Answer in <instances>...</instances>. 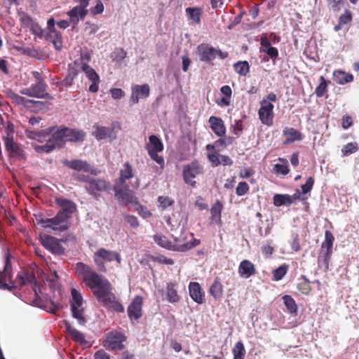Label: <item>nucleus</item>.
I'll list each match as a JSON object with an SVG mask.
<instances>
[{
    "label": "nucleus",
    "mask_w": 359,
    "mask_h": 359,
    "mask_svg": "<svg viewBox=\"0 0 359 359\" xmlns=\"http://www.w3.org/2000/svg\"><path fill=\"white\" fill-rule=\"evenodd\" d=\"M145 149L150 158L158 163L161 168L164 166V158L158 153L163 151L164 149L162 141L155 135L149 137V142L145 145Z\"/></svg>",
    "instance_id": "obj_9"
},
{
    "label": "nucleus",
    "mask_w": 359,
    "mask_h": 359,
    "mask_svg": "<svg viewBox=\"0 0 359 359\" xmlns=\"http://www.w3.org/2000/svg\"><path fill=\"white\" fill-rule=\"evenodd\" d=\"M273 204L276 207L282 205H290L293 203L292 197L288 194H275L273 196Z\"/></svg>",
    "instance_id": "obj_39"
},
{
    "label": "nucleus",
    "mask_w": 359,
    "mask_h": 359,
    "mask_svg": "<svg viewBox=\"0 0 359 359\" xmlns=\"http://www.w3.org/2000/svg\"><path fill=\"white\" fill-rule=\"evenodd\" d=\"M210 295L217 301L221 300L224 295L223 285L219 277H216L209 289Z\"/></svg>",
    "instance_id": "obj_28"
},
{
    "label": "nucleus",
    "mask_w": 359,
    "mask_h": 359,
    "mask_svg": "<svg viewBox=\"0 0 359 359\" xmlns=\"http://www.w3.org/2000/svg\"><path fill=\"white\" fill-rule=\"evenodd\" d=\"M30 30L33 34L39 38H42L43 36V30L37 22L34 24V25L30 28Z\"/></svg>",
    "instance_id": "obj_61"
},
{
    "label": "nucleus",
    "mask_w": 359,
    "mask_h": 359,
    "mask_svg": "<svg viewBox=\"0 0 359 359\" xmlns=\"http://www.w3.org/2000/svg\"><path fill=\"white\" fill-rule=\"evenodd\" d=\"M208 123L212 132L218 137H223L226 133V126L221 118L212 116L209 118Z\"/></svg>",
    "instance_id": "obj_23"
},
{
    "label": "nucleus",
    "mask_w": 359,
    "mask_h": 359,
    "mask_svg": "<svg viewBox=\"0 0 359 359\" xmlns=\"http://www.w3.org/2000/svg\"><path fill=\"white\" fill-rule=\"evenodd\" d=\"M314 184V179L312 177H309L306 183L303 185H302L301 188L302 190V193L306 194L311 191V190L313 188V186Z\"/></svg>",
    "instance_id": "obj_59"
},
{
    "label": "nucleus",
    "mask_w": 359,
    "mask_h": 359,
    "mask_svg": "<svg viewBox=\"0 0 359 359\" xmlns=\"http://www.w3.org/2000/svg\"><path fill=\"white\" fill-rule=\"evenodd\" d=\"M78 74L77 69L74 67H69L68 69V73L66 76L65 79H64L63 82L65 86H72L74 79Z\"/></svg>",
    "instance_id": "obj_50"
},
{
    "label": "nucleus",
    "mask_w": 359,
    "mask_h": 359,
    "mask_svg": "<svg viewBox=\"0 0 359 359\" xmlns=\"http://www.w3.org/2000/svg\"><path fill=\"white\" fill-rule=\"evenodd\" d=\"M133 176L134 174L132 165L128 162H126L123 165V168L120 170V176L116 181V183L121 184H127L126 180L131 179Z\"/></svg>",
    "instance_id": "obj_30"
},
{
    "label": "nucleus",
    "mask_w": 359,
    "mask_h": 359,
    "mask_svg": "<svg viewBox=\"0 0 359 359\" xmlns=\"http://www.w3.org/2000/svg\"><path fill=\"white\" fill-rule=\"evenodd\" d=\"M88 10L85 7L76 6L69 10L67 14L70 18V21L76 24L79 22V18L83 20L88 14Z\"/></svg>",
    "instance_id": "obj_27"
},
{
    "label": "nucleus",
    "mask_w": 359,
    "mask_h": 359,
    "mask_svg": "<svg viewBox=\"0 0 359 359\" xmlns=\"http://www.w3.org/2000/svg\"><path fill=\"white\" fill-rule=\"evenodd\" d=\"M333 79L339 85H344L346 83L352 82L353 76L351 74L346 73L342 70H335L333 72Z\"/></svg>",
    "instance_id": "obj_32"
},
{
    "label": "nucleus",
    "mask_w": 359,
    "mask_h": 359,
    "mask_svg": "<svg viewBox=\"0 0 359 359\" xmlns=\"http://www.w3.org/2000/svg\"><path fill=\"white\" fill-rule=\"evenodd\" d=\"M75 273L104 306L112 309L117 313L124 312V307L116 300L112 292V285L106 278L83 262L76 264Z\"/></svg>",
    "instance_id": "obj_1"
},
{
    "label": "nucleus",
    "mask_w": 359,
    "mask_h": 359,
    "mask_svg": "<svg viewBox=\"0 0 359 359\" xmlns=\"http://www.w3.org/2000/svg\"><path fill=\"white\" fill-rule=\"evenodd\" d=\"M103 11L104 5L101 1H97L96 5L90 8V13L94 15L102 13Z\"/></svg>",
    "instance_id": "obj_62"
},
{
    "label": "nucleus",
    "mask_w": 359,
    "mask_h": 359,
    "mask_svg": "<svg viewBox=\"0 0 359 359\" xmlns=\"http://www.w3.org/2000/svg\"><path fill=\"white\" fill-rule=\"evenodd\" d=\"M150 93L149 86L147 83L143 85H135L132 87V93L130 101L133 104H137L140 99H144L149 97Z\"/></svg>",
    "instance_id": "obj_21"
},
{
    "label": "nucleus",
    "mask_w": 359,
    "mask_h": 359,
    "mask_svg": "<svg viewBox=\"0 0 359 359\" xmlns=\"http://www.w3.org/2000/svg\"><path fill=\"white\" fill-rule=\"evenodd\" d=\"M114 260H116L118 264H121V258L119 253L116 251L108 250L104 248H99L93 255L95 264L102 271H106L105 262H110Z\"/></svg>",
    "instance_id": "obj_8"
},
{
    "label": "nucleus",
    "mask_w": 359,
    "mask_h": 359,
    "mask_svg": "<svg viewBox=\"0 0 359 359\" xmlns=\"http://www.w3.org/2000/svg\"><path fill=\"white\" fill-rule=\"evenodd\" d=\"M113 190L115 197L121 205H127L133 203L137 199L134 196L133 191L130 190L128 184H121L119 183H115L113 187Z\"/></svg>",
    "instance_id": "obj_11"
},
{
    "label": "nucleus",
    "mask_w": 359,
    "mask_h": 359,
    "mask_svg": "<svg viewBox=\"0 0 359 359\" xmlns=\"http://www.w3.org/2000/svg\"><path fill=\"white\" fill-rule=\"evenodd\" d=\"M186 15L191 24L198 25L203 14V9L199 7H188L185 9Z\"/></svg>",
    "instance_id": "obj_26"
},
{
    "label": "nucleus",
    "mask_w": 359,
    "mask_h": 359,
    "mask_svg": "<svg viewBox=\"0 0 359 359\" xmlns=\"http://www.w3.org/2000/svg\"><path fill=\"white\" fill-rule=\"evenodd\" d=\"M250 191V186L246 182H240L236 189V194L238 196L247 194Z\"/></svg>",
    "instance_id": "obj_53"
},
{
    "label": "nucleus",
    "mask_w": 359,
    "mask_h": 359,
    "mask_svg": "<svg viewBox=\"0 0 359 359\" xmlns=\"http://www.w3.org/2000/svg\"><path fill=\"white\" fill-rule=\"evenodd\" d=\"M158 201L163 208H166L172 204V201L168 197L159 196Z\"/></svg>",
    "instance_id": "obj_64"
},
{
    "label": "nucleus",
    "mask_w": 359,
    "mask_h": 359,
    "mask_svg": "<svg viewBox=\"0 0 359 359\" xmlns=\"http://www.w3.org/2000/svg\"><path fill=\"white\" fill-rule=\"evenodd\" d=\"M291 248L294 252H299L301 250V245L299 242V237L298 233H294L291 235V241H290Z\"/></svg>",
    "instance_id": "obj_55"
},
{
    "label": "nucleus",
    "mask_w": 359,
    "mask_h": 359,
    "mask_svg": "<svg viewBox=\"0 0 359 359\" xmlns=\"http://www.w3.org/2000/svg\"><path fill=\"white\" fill-rule=\"evenodd\" d=\"M63 164L67 168L75 170L76 171H83L85 172H89L92 175H96L98 172L96 168L91 166L87 161L74 159L72 161L64 160Z\"/></svg>",
    "instance_id": "obj_16"
},
{
    "label": "nucleus",
    "mask_w": 359,
    "mask_h": 359,
    "mask_svg": "<svg viewBox=\"0 0 359 359\" xmlns=\"http://www.w3.org/2000/svg\"><path fill=\"white\" fill-rule=\"evenodd\" d=\"M232 353L233 359H244L246 351L243 343L241 341L236 343L232 349Z\"/></svg>",
    "instance_id": "obj_42"
},
{
    "label": "nucleus",
    "mask_w": 359,
    "mask_h": 359,
    "mask_svg": "<svg viewBox=\"0 0 359 359\" xmlns=\"http://www.w3.org/2000/svg\"><path fill=\"white\" fill-rule=\"evenodd\" d=\"M283 135L285 137L283 141V144H290L295 141L302 140L303 138L302 134L297 130L293 128L285 127L283 131Z\"/></svg>",
    "instance_id": "obj_24"
},
{
    "label": "nucleus",
    "mask_w": 359,
    "mask_h": 359,
    "mask_svg": "<svg viewBox=\"0 0 359 359\" xmlns=\"http://www.w3.org/2000/svg\"><path fill=\"white\" fill-rule=\"evenodd\" d=\"M233 67L236 72L241 76H245L249 72L250 66L247 61L238 62Z\"/></svg>",
    "instance_id": "obj_47"
},
{
    "label": "nucleus",
    "mask_w": 359,
    "mask_h": 359,
    "mask_svg": "<svg viewBox=\"0 0 359 359\" xmlns=\"http://www.w3.org/2000/svg\"><path fill=\"white\" fill-rule=\"evenodd\" d=\"M288 266L286 264H283L276 269L273 272V278L276 281L280 280L287 273Z\"/></svg>",
    "instance_id": "obj_49"
},
{
    "label": "nucleus",
    "mask_w": 359,
    "mask_h": 359,
    "mask_svg": "<svg viewBox=\"0 0 359 359\" xmlns=\"http://www.w3.org/2000/svg\"><path fill=\"white\" fill-rule=\"evenodd\" d=\"M17 280L20 286L25 285L29 283H36V277L34 275L27 272L17 276Z\"/></svg>",
    "instance_id": "obj_41"
},
{
    "label": "nucleus",
    "mask_w": 359,
    "mask_h": 359,
    "mask_svg": "<svg viewBox=\"0 0 359 359\" xmlns=\"http://www.w3.org/2000/svg\"><path fill=\"white\" fill-rule=\"evenodd\" d=\"M189 293L194 302L202 304L205 300V292L198 282H190L189 284Z\"/></svg>",
    "instance_id": "obj_22"
},
{
    "label": "nucleus",
    "mask_w": 359,
    "mask_h": 359,
    "mask_svg": "<svg viewBox=\"0 0 359 359\" xmlns=\"http://www.w3.org/2000/svg\"><path fill=\"white\" fill-rule=\"evenodd\" d=\"M196 52L202 62L210 63L216 57V49L208 43L199 44Z\"/></svg>",
    "instance_id": "obj_18"
},
{
    "label": "nucleus",
    "mask_w": 359,
    "mask_h": 359,
    "mask_svg": "<svg viewBox=\"0 0 359 359\" xmlns=\"http://www.w3.org/2000/svg\"><path fill=\"white\" fill-rule=\"evenodd\" d=\"M85 133L83 130L62 128L53 133V138L57 141L61 147L66 142H82L84 140Z\"/></svg>",
    "instance_id": "obj_3"
},
{
    "label": "nucleus",
    "mask_w": 359,
    "mask_h": 359,
    "mask_svg": "<svg viewBox=\"0 0 359 359\" xmlns=\"http://www.w3.org/2000/svg\"><path fill=\"white\" fill-rule=\"evenodd\" d=\"M25 132L28 138L38 141L44 135L41 131H34L28 128L25 129Z\"/></svg>",
    "instance_id": "obj_57"
},
{
    "label": "nucleus",
    "mask_w": 359,
    "mask_h": 359,
    "mask_svg": "<svg viewBox=\"0 0 359 359\" xmlns=\"http://www.w3.org/2000/svg\"><path fill=\"white\" fill-rule=\"evenodd\" d=\"M352 13L349 10H346L344 13L341 15L339 18V22L341 25H346L352 21Z\"/></svg>",
    "instance_id": "obj_58"
},
{
    "label": "nucleus",
    "mask_w": 359,
    "mask_h": 359,
    "mask_svg": "<svg viewBox=\"0 0 359 359\" xmlns=\"http://www.w3.org/2000/svg\"><path fill=\"white\" fill-rule=\"evenodd\" d=\"M22 106L27 108L34 107L39 109H42L45 106V104L41 101H35L25 97V101L23 102Z\"/></svg>",
    "instance_id": "obj_56"
},
{
    "label": "nucleus",
    "mask_w": 359,
    "mask_h": 359,
    "mask_svg": "<svg viewBox=\"0 0 359 359\" xmlns=\"http://www.w3.org/2000/svg\"><path fill=\"white\" fill-rule=\"evenodd\" d=\"M57 143V141L53 138V133L45 144L36 146L35 149L39 153H50L56 147H61V145Z\"/></svg>",
    "instance_id": "obj_31"
},
{
    "label": "nucleus",
    "mask_w": 359,
    "mask_h": 359,
    "mask_svg": "<svg viewBox=\"0 0 359 359\" xmlns=\"http://www.w3.org/2000/svg\"><path fill=\"white\" fill-rule=\"evenodd\" d=\"M81 69L86 75L87 78L92 82L89 86V91L91 93H97L99 90L100 76L94 69L88 64L83 63Z\"/></svg>",
    "instance_id": "obj_20"
},
{
    "label": "nucleus",
    "mask_w": 359,
    "mask_h": 359,
    "mask_svg": "<svg viewBox=\"0 0 359 359\" xmlns=\"http://www.w3.org/2000/svg\"><path fill=\"white\" fill-rule=\"evenodd\" d=\"M223 205L219 200L213 204L210 209V219L212 222H219L221 221L222 211Z\"/></svg>",
    "instance_id": "obj_38"
},
{
    "label": "nucleus",
    "mask_w": 359,
    "mask_h": 359,
    "mask_svg": "<svg viewBox=\"0 0 359 359\" xmlns=\"http://www.w3.org/2000/svg\"><path fill=\"white\" fill-rule=\"evenodd\" d=\"M260 108L258 111L259 118L261 122L268 126H271L273 124V104L266 100H262L260 102Z\"/></svg>",
    "instance_id": "obj_15"
},
{
    "label": "nucleus",
    "mask_w": 359,
    "mask_h": 359,
    "mask_svg": "<svg viewBox=\"0 0 359 359\" xmlns=\"http://www.w3.org/2000/svg\"><path fill=\"white\" fill-rule=\"evenodd\" d=\"M72 177L74 180H78L79 182H85L86 184H88L89 181H90L92 178V177L83 174H74Z\"/></svg>",
    "instance_id": "obj_63"
},
{
    "label": "nucleus",
    "mask_w": 359,
    "mask_h": 359,
    "mask_svg": "<svg viewBox=\"0 0 359 359\" xmlns=\"http://www.w3.org/2000/svg\"><path fill=\"white\" fill-rule=\"evenodd\" d=\"M72 300L70 302L72 316L77 320L81 325H85L86 318L84 316V308L83 307V297L80 292L75 288L71 290Z\"/></svg>",
    "instance_id": "obj_7"
},
{
    "label": "nucleus",
    "mask_w": 359,
    "mask_h": 359,
    "mask_svg": "<svg viewBox=\"0 0 359 359\" xmlns=\"http://www.w3.org/2000/svg\"><path fill=\"white\" fill-rule=\"evenodd\" d=\"M230 129L233 135H236V137H238L241 135V133L244 129L243 121L241 119L235 120L234 123L231 126Z\"/></svg>",
    "instance_id": "obj_52"
},
{
    "label": "nucleus",
    "mask_w": 359,
    "mask_h": 359,
    "mask_svg": "<svg viewBox=\"0 0 359 359\" xmlns=\"http://www.w3.org/2000/svg\"><path fill=\"white\" fill-rule=\"evenodd\" d=\"M65 325L66 331L74 341L79 342L81 344H86L84 334L72 327V325L67 322H65Z\"/></svg>",
    "instance_id": "obj_34"
},
{
    "label": "nucleus",
    "mask_w": 359,
    "mask_h": 359,
    "mask_svg": "<svg viewBox=\"0 0 359 359\" xmlns=\"http://www.w3.org/2000/svg\"><path fill=\"white\" fill-rule=\"evenodd\" d=\"M47 84L42 82H36L29 87L22 89L20 93L28 97L52 100L53 97L46 91Z\"/></svg>",
    "instance_id": "obj_12"
},
{
    "label": "nucleus",
    "mask_w": 359,
    "mask_h": 359,
    "mask_svg": "<svg viewBox=\"0 0 359 359\" xmlns=\"http://www.w3.org/2000/svg\"><path fill=\"white\" fill-rule=\"evenodd\" d=\"M278 160L283 163V164H275L273 170L276 173L286 175L289 173L290 169L287 165V161L285 158H279Z\"/></svg>",
    "instance_id": "obj_46"
},
{
    "label": "nucleus",
    "mask_w": 359,
    "mask_h": 359,
    "mask_svg": "<svg viewBox=\"0 0 359 359\" xmlns=\"http://www.w3.org/2000/svg\"><path fill=\"white\" fill-rule=\"evenodd\" d=\"M143 298L136 296L127 309L128 318L130 320H137L142 315Z\"/></svg>",
    "instance_id": "obj_17"
},
{
    "label": "nucleus",
    "mask_w": 359,
    "mask_h": 359,
    "mask_svg": "<svg viewBox=\"0 0 359 359\" xmlns=\"http://www.w3.org/2000/svg\"><path fill=\"white\" fill-rule=\"evenodd\" d=\"M110 188V183L104 179L92 177L88 184H86L87 192L95 199L100 197V192L106 191Z\"/></svg>",
    "instance_id": "obj_13"
},
{
    "label": "nucleus",
    "mask_w": 359,
    "mask_h": 359,
    "mask_svg": "<svg viewBox=\"0 0 359 359\" xmlns=\"http://www.w3.org/2000/svg\"><path fill=\"white\" fill-rule=\"evenodd\" d=\"M44 229H51L55 231L62 232L69 229L68 224H62V222L58 219L55 215L53 218L47 219L46 226H44Z\"/></svg>",
    "instance_id": "obj_33"
},
{
    "label": "nucleus",
    "mask_w": 359,
    "mask_h": 359,
    "mask_svg": "<svg viewBox=\"0 0 359 359\" xmlns=\"http://www.w3.org/2000/svg\"><path fill=\"white\" fill-rule=\"evenodd\" d=\"M358 150V146L356 142H349L341 149V153L343 156H346L355 153Z\"/></svg>",
    "instance_id": "obj_51"
},
{
    "label": "nucleus",
    "mask_w": 359,
    "mask_h": 359,
    "mask_svg": "<svg viewBox=\"0 0 359 359\" xmlns=\"http://www.w3.org/2000/svg\"><path fill=\"white\" fill-rule=\"evenodd\" d=\"M154 240L159 246L173 251V242L169 241L166 236L157 234L154 236Z\"/></svg>",
    "instance_id": "obj_40"
},
{
    "label": "nucleus",
    "mask_w": 359,
    "mask_h": 359,
    "mask_svg": "<svg viewBox=\"0 0 359 359\" xmlns=\"http://www.w3.org/2000/svg\"><path fill=\"white\" fill-rule=\"evenodd\" d=\"M95 130L93 132V135L97 140H101L107 137H111L114 132L113 128L96 126Z\"/></svg>",
    "instance_id": "obj_36"
},
{
    "label": "nucleus",
    "mask_w": 359,
    "mask_h": 359,
    "mask_svg": "<svg viewBox=\"0 0 359 359\" xmlns=\"http://www.w3.org/2000/svg\"><path fill=\"white\" fill-rule=\"evenodd\" d=\"M330 81H327L323 76H320V83L315 90V94L318 97H322L327 91V86Z\"/></svg>",
    "instance_id": "obj_43"
},
{
    "label": "nucleus",
    "mask_w": 359,
    "mask_h": 359,
    "mask_svg": "<svg viewBox=\"0 0 359 359\" xmlns=\"http://www.w3.org/2000/svg\"><path fill=\"white\" fill-rule=\"evenodd\" d=\"M20 22L23 27L31 28L36 22L29 15L22 13L20 15Z\"/></svg>",
    "instance_id": "obj_54"
},
{
    "label": "nucleus",
    "mask_w": 359,
    "mask_h": 359,
    "mask_svg": "<svg viewBox=\"0 0 359 359\" xmlns=\"http://www.w3.org/2000/svg\"><path fill=\"white\" fill-rule=\"evenodd\" d=\"M66 239H58L53 236L45 234L40 238L41 245L52 254L64 255L65 249L61 245V242H65Z\"/></svg>",
    "instance_id": "obj_10"
},
{
    "label": "nucleus",
    "mask_w": 359,
    "mask_h": 359,
    "mask_svg": "<svg viewBox=\"0 0 359 359\" xmlns=\"http://www.w3.org/2000/svg\"><path fill=\"white\" fill-rule=\"evenodd\" d=\"M14 125L8 121L5 126V135H3L2 140L4 142L6 149L9 152L11 156L20 157L22 150L19 147L18 144L14 142Z\"/></svg>",
    "instance_id": "obj_6"
},
{
    "label": "nucleus",
    "mask_w": 359,
    "mask_h": 359,
    "mask_svg": "<svg viewBox=\"0 0 359 359\" xmlns=\"http://www.w3.org/2000/svg\"><path fill=\"white\" fill-rule=\"evenodd\" d=\"M6 95L7 97L9 98L13 104L16 105L23 104V102L25 101V97L18 95L11 89L6 90Z\"/></svg>",
    "instance_id": "obj_48"
},
{
    "label": "nucleus",
    "mask_w": 359,
    "mask_h": 359,
    "mask_svg": "<svg viewBox=\"0 0 359 359\" xmlns=\"http://www.w3.org/2000/svg\"><path fill=\"white\" fill-rule=\"evenodd\" d=\"M176 286L177 285L174 283H168L166 285V297L168 301L170 303H177L180 299Z\"/></svg>",
    "instance_id": "obj_37"
},
{
    "label": "nucleus",
    "mask_w": 359,
    "mask_h": 359,
    "mask_svg": "<svg viewBox=\"0 0 359 359\" xmlns=\"http://www.w3.org/2000/svg\"><path fill=\"white\" fill-rule=\"evenodd\" d=\"M58 219L62 222V224H68V220L72 217V215L67 214V212L59 210L56 214Z\"/></svg>",
    "instance_id": "obj_60"
},
{
    "label": "nucleus",
    "mask_w": 359,
    "mask_h": 359,
    "mask_svg": "<svg viewBox=\"0 0 359 359\" xmlns=\"http://www.w3.org/2000/svg\"><path fill=\"white\" fill-rule=\"evenodd\" d=\"M200 244V240L196 239L192 233H187L182 230L179 237L173 240V251L187 252Z\"/></svg>",
    "instance_id": "obj_2"
},
{
    "label": "nucleus",
    "mask_w": 359,
    "mask_h": 359,
    "mask_svg": "<svg viewBox=\"0 0 359 359\" xmlns=\"http://www.w3.org/2000/svg\"><path fill=\"white\" fill-rule=\"evenodd\" d=\"M301 278L303 280L297 285L298 290L303 294L308 295L311 291V286L310 281L306 278L304 275H302Z\"/></svg>",
    "instance_id": "obj_44"
},
{
    "label": "nucleus",
    "mask_w": 359,
    "mask_h": 359,
    "mask_svg": "<svg viewBox=\"0 0 359 359\" xmlns=\"http://www.w3.org/2000/svg\"><path fill=\"white\" fill-rule=\"evenodd\" d=\"M256 273L255 265L250 261L248 259L241 261L238 266V273L241 276L248 278Z\"/></svg>",
    "instance_id": "obj_25"
},
{
    "label": "nucleus",
    "mask_w": 359,
    "mask_h": 359,
    "mask_svg": "<svg viewBox=\"0 0 359 359\" xmlns=\"http://www.w3.org/2000/svg\"><path fill=\"white\" fill-rule=\"evenodd\" d=\"M284 304L290 313H295L297 311V306L294 299L290 295H285L283 297Z\"/></svg>",
    "instance_id": "obj_45"
},
{
    "label": "nucleus",
    "mask_w": 359,
    "mask_h": 359,
    "mask_svg": "<svg viewBox=\"0 0 359 359\" xmlns=\"http://www.w3.org/2000/svg\"><path fill=\"white\" fill-rule=\"evenodd\" d=\"M46 40L51 42L56 50H60L62 48V36L60 32L53 31L48 33L46 36Z\"/></svg>",
    "instance_id": "obj_35"
},
{
    "label": "nucleus",
    "mask_w": 359,
    "mask_h": 359,
    "mask_svg": "<svg viewBox=\"0 0 359 359\" xmlns=\"http://www.w3.org/2000/svg\"><path fill=\"white\" fill-rule=\"evenodd\" d=\"M126 340L127 337L124 333L117 330H111L106 334L102 345L108 351H121L125 348L123 343Z\"/></svg>",
    "instance_id": "obj_4"
},
{
    "label": "nucleus",
    "mask_w": 359,
    "mask_h": 359,
    "mask_svg": "<svg viewBox=\"0 0 359 359\" xmlns=\"http://www.w3.org/2000/svg\"><path fill=\"white\" fill-rule=\"evenodd\" d=\"M55 202L61 208L60 210L67 214L72 215L76 210V204L70 200L60 197L56 198Z\"/></svg>",
    "instance_id": "obj_29"
},
{
    "label": "nucleus",
    "mask_w": 359,
    "mask_h": 359,
    "mask_svg": "<svg viewBox=\"0 0 359 359\" xmlns=\"http://www.w3.org/2000/svg\"><path fill=\"white\" fill-rule=\"evenodd\" d=\"M202 173V168L197 162H192L184 167L183 169V179L186 184H189L192 187L196 186V178L198 175Z\"/></svg>",
    "instance_id": "obj_14"
},
{
    "label": "nucleus",
    "mask_w": 359,
    "mask_h": 359,
    "mask_svg": "<svg viewBox=\"0 0 359 359\" xmlns=\"http://www.w3.org/2000/svg\"><path fill=\"white\" fill-rule=\"evenodd\" d=\"M334 241V237L332 233L329 230H326L325 232V241L322 243L321 248L323 250H325L323 252L324 262L327 267L332 255Z\"/></svg>",
    "instance_id": "obj_19"
},
{
    "label": "nucleus",
    "mask_w": 359,
    "mask_h": 359,
    "mask_svg": "<svg viewBox=\"0 0 359 359\" xmlns=\"http://www.w3.org/2000/svg\"><path fill=\"white\" fill-rule=\"evenodd\" d=\"M14 125L8 121L5 126V135H3L2 140L4 142L6 149L9 152L11 156L20 157L22 150L19 147L18 144L14 142Z\"/></svg>",
    "instance_id": "obj_5"
}]
</instances>
